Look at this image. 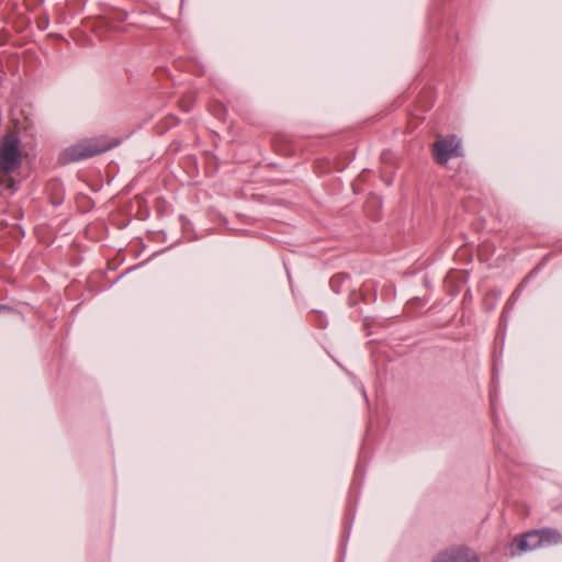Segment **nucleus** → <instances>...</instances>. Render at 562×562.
Returning a JSON list of instances; mask_svg holds the SVG:
<instances>
[{"mask_svg": "<svg viewBox=\"0 0 562 562\" xmlns=\"http://www.w3.org/2000/svg\"><path fill=\"white\" fill-rule=\"evenodd\" d=\"M112 145L101 138L82 139L66 147L59 155L63 165L83 160L109 150Z\"/></svg>", "mask_w": 562, "mask_h": 562, "instance_id": "f257e3e1", "label": "nucleus"}, {"mask_svg": "<svg viewBox=\"0 0 562 562\" xmlns=\"http://www.w3.org/2000/svg\"><path fill=\"white\" fill-rule=\"evenodd\" d=\"M22 166V153L19 137L11 133L2 137L0 143V180Z\"/></svg>", "mask_w": 562, "mask_h": 562, "instance_id": "f03ea898", "label": "nucleus"}, {"mask_svg": "<svg viewBox=\"0 0 562 562\" xmlns=\"http://www.w3.org/2000/svg\"><path fill=\"white\" fill-rule=\"evenodd\" d=\"M435 160L446 165L451 158L462 156L461 139L456 135L438 138L432 148Z\"/></svg>", "mask_w": 562, "mask_h": 562, "instance_id": "7ed1b4c3", "label": "nucleus"}, {"mask_svg": "<svg viewBox=\"0 0 562 562\" xmlns=\"http://www.w3.org/2000/svg\"><path fill=\"white\" fill-rule=\"evenodd\" d=\"M542 547V538L540 530H533L527 532L520 538H515L510 546V552L513 555L520 554L526 551L535 550Z\"/></svg>", "mask_w": 562, "mask_h": 562, "instance_id": "20e7f679", "label": "nucleus"}, {"mask_svg": "<svg viewBox=\"0 0 562 562\" xmlns=\"http://www.w3.org/2000/svg\"><path fill=\"white\" fill-rule=\"evenodd\" d=\"M432 562H477L468 550L454 548L440 553Z\"/></svg>", "mask_w": 562, "mask_h": 562, "instance_id": "39448f33", "label": "nucleus"}, {"mask_svg": "<svg viewBox=\"0 0 562 562\" xmlns=\"http://www.w3.org/2000/svg\"><path fill=\"white\" fill-rule=\"evenodd\" d=\"M540 532L542 538V546L559 544L562 542V535L555 529H542Z\"/></svg>", "mask_w": 562, "mask_h": 562, "instance_id": "423d86ee", "label": "nucleus"}]
</instances>
